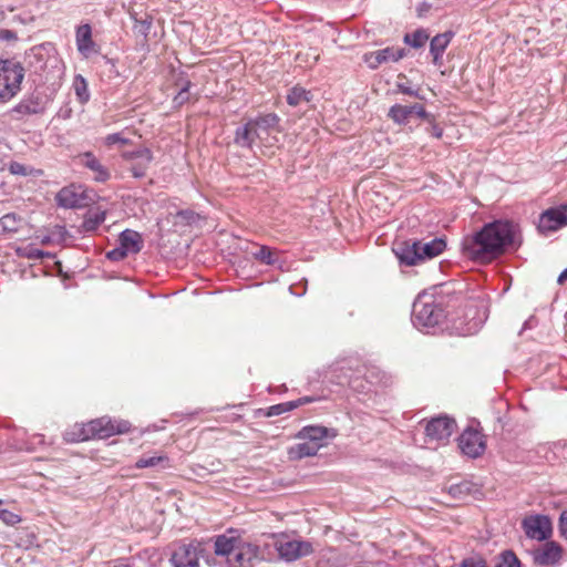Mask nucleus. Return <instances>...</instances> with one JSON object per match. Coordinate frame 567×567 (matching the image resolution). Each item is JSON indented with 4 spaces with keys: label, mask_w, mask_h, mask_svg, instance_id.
Here are the masks:
<instances>
[{
    "label": "nucleus",
    "mask_w": 567,
    "mask_h": 567,
    "mask_svg": "<svg viewBox=\"0 0 567 567\" xmlns=\"http://www.w3.org/2000/svg\"><path fill=\"white\" fill-rule=\"evenodd\" d=\"M514 241V227L509 221L495 220L480 231L465 238L463 246L467 256L480 262H491L502 256Z\"/></svg>",
    "instance_id": "1"
},
{
    "label": "nucleus",
    "mask_w": 567,
    "mask_h": 567,
    "mask_svg": "<svg viewBox=\"0 0 567 567\" xmlns=\"http://www.w3.org/2000/svg\"><path fill=\"white\" fill-rule=\"evenodd\" d=\"M279 117L274 113L250 118L244 125L237 127L234 143L238 147L254 151L259 148L262 153L271 150L279 143Z\"/></svg>",
    "instance_id": "2"
},
{
    "label": "nucleus",
    "mask_w": 567,
    "mask_h": 567,
    "mask_svg": "<svg viewBox=\"0 0 567 567\" xmlns=\"http://www.w3.org/2000/svg\"><path fill=\"white\" fill-rule=\"evenodd\" d=\"M131 429L132 425L128 421L104 415L86 423H75L66 430L65 440L69 442L103 440L113 435L126 434Z\"/></svg>",
    "instance_id": "3"
},
{
    "label": "nucleus",
    "mask_w": 567,
    "mask_h": 567,
    "mask_svg": "<svg viewBox=\"0 0 567 567\" xmlns=\"http://www.w3.org/2000/svg\"><path fill=\"white\" fill-rule=\"evenodd\" d=\"M215 554L226 556L229 567H254L259 560V546L235 535L234 532L217 536Z\"/></svg>",
    "instance_id": "4"
},
{
    "label": "nucleus",
    "mask_w": 567,
    "mask_h": 567,
    "mask_svg": "<svg viewBox=\"0 0 567 567\" xmlns=\"http://www.w3.org/2000/svg\"><path fill=\"white\" fill-rule=\"evenodd\" d=\"M23 78L20 62L0 59V103L8 102L20 91Z\"/></svg>",
    "instance_id": "5"
},
{
    "label": "nucleus",
    "mask_w": 567,
    "mask_h": 567,
    "mask_svg": "<svg viewBox=\"0 0 567 567\" xmlns=\"http://www.w3.org/2000/svg\"><path fill=\"white\" fill-rule=\"evenodd\" d=\"M275 548L281 559L293 561L313 553V546L308 540L291 539L287 534H272Z\"/></svg>",
    "instance_id": "6"
},
{
    "label": "nucleus",
    "mask_w": 567,
    "mask_h": 567,
    "mask_svg": "<svg viewBox=\"0 0 567 567\" xmlns=\"http://www.w3.org/2000/svg\"><path fill=\"white\" fill-rule=\"evenodd\" d=\"M202 553L203 548L199 542L181 543L174 549L171 561L174 567H199Z\"/></svg>",
    "instance_id": "7"
},
{
    "label": "nucleus",
    "mask_w": 567,
    "mask_h": 567,
    "mask_svg": "<svg viewBox=\"0 0 567 567\" xmlns=\"http://www.w3.org/2000/svg\"><path fill=\"white\" fill-rule=\"evenodd\" d=\"M458 447L464 455L476 458L486 450L484 434L475 429H466L458 437Z\"/></svg>",
    "instance_id": "8"
},
{
    "label": "nucleus",
    "mask_w": 567,
    "mask_h": 567,
    "mask_svg": "<svg viewBox=\"0 0 567 567\" xmlns=\"http://www.w3.org/2000/svg\"><path fill=\"white\" fill-rule=\"evenodd\" d=\"M522 528L528 538L539 542L548 539L553 533L551 522L546 515L526 516L522 522Z\"/></svg>",
    "instance_id": "9"
},
{
    "label": "nucleus",
    "mask_w": 567,
    "mask_h": 567,
    "mask_svg": "<svg viewBox=\"0 0 567 567\" xmlns=\"http://www.w3.org/2000/svg\"><path fill=\"white\" fill-rule=\"evenodd\" d=\"M122 157L130 165L128 168L135 178L144 177L153 162V153L147 147L123 152Z\"/></svg>",
    "instance_id": "10"
},
{
    "label": "nucleus",
    "mask_w": 567,
    "mask_h": 567,
    "mask_svg": "<svg viewBox=\"0 0 567 567\" xmlns=\"http://www.w3.org/2000/svg\"><path fill=\"white\" fill-rule=\"evenodd\" d=\"M455 430V420L446 415H442L433 417L426 423L425 434L431 441L444 442L451 437Z\"/></svg>",
    "instance_id": "11"
},
{
    "label": "nucleus",
    "mask_w": 567,
    "mask_h": 567,
    "mask_svg": "<svg viewBox=\"0 0 567 567\" xmlns=\"http://www.w3.org/2000/svg\"><path fill=\"white\" fill-rule=\"evenodd\" d=\"M565 555V549L557 542H547L533 551V561L536 565L554 567L558 565Z\"/></svg>",
    "instance_id": "12"
},
{
    "label": "nucleus",
    "mask_w": 567,
    "mask_h": 567,
    "mask_svg": "<svg viewBox=\"0 0 567 567\" xmlns=\"http://www.w3.org/2000/svg\"><path fill=\"white\" fill-rule=\"evenodd\" d=\"M566 225L567 204L543 212L538 221V230L542 234H548L556 231Z\"/></svg>",
    "instance_id": "13"
},
{
    "label": "nucleus",
    "mask_w": 567,
    "mask_h": 567,
    "mask_svg": "<svg viewBox=\"0 0 567 567\" xmlns=\"http://www.w3.org/2000/svg\"><path fill=\"white\" fill-rule=\"evenodd\" d=\"M442 317V310L433 302L417 301L413 307V321L415 326L434 327Z\"/></svg>",
    "instance_id": "14"
},
{
    "label": "nucleus",
    "mask_w": 567,
    "mask_h": 567,
    "mask_svg": "<svg viewBox=\"0 0 567 567\" xmlns=\"http://www.w3.org/2000/svg\"><path fill=\"white\" fill-rule=\"evenodd\" d=\"M425 107L420 103L411 105L394 104L389 109L388 117L398 125H404L414 115L422 118L425 115Z\"/></svg>",
    "instance_id": "15"
},
{
    "label": "nucleus",
    "mask_w": 567,
    "mask_h": 567,
    "mask_svg": "<svg viewBox=\"0 0 567 567\" xmlns=\"http://www.w3.org/2000/svg\"><path fill=\"white\" fill-rule=\"evenodd\" d=\"M404 56V49L389 47L383 50L365 53L363 60L370 69L374 70L385 62H396Z\"/></svg>",
    "instance_id": "16"
},
{
    "label": "nucleus",
    "mask_w": 567,
    "mask_h": 567,
    "mask_svg": "<svg viewBox=\"0 0 567 567\" xmlns=\"http://www.w3.org/2000/svg\"><path fill=\"white\" fill-rule=\"evenodd\" d=\"M393 252L401 264L405 266H415L422 262L419 250V240H403L396 243Z\"/></svg>",
    "instance_id": "17"
},
{
    "label": "nucleus",
    "mask_w": 567,
    "mask_h": 567,
    "mask_svg": "<svg viewBox=\"0 0 567 567\" xmlns=\"http://www.w3.org/2000/svg\"><path fill=\"white\" fill-rule=\"evenodd\" d=\"M337 435L338 432L334 429H329L321 425H308L299 431L297 437L310 443H317L318 449L320 450L326 444L324 440L334 439Z\"/></svg>",
    "instance_id": "18"
},
{
    "label": "nucleus",
    "mask_w": 567,
    "mask_h": 567,
    "mask_svg": "<svg viewBox=\"0 0 567 567\" xmlns=\"http://www.w3.org/2000/svg\"><path fill=\"white\" fill-rule=\"evenodd\" d=\"M75 42L78 51L85 59L91 58L93 54H97L100 51L99 45L92 39V28L87 23L78 27Z\"/></svg>",
    "instance_id": "19"
},
{
    "label": "nucleus",
    "mask_w": 567,
    "mask_h": 567,
    "mask_svg": "<svg viewBox=\"0 0 567 567\" xmlns=\"http://www.w3.org/2000/svg\"><path fill=\"white\" fill-rule=\"evenodd\" d=\"M128 12L135 22L134 29L146 37L152 27L154 17L147 12L145 2H133L128 8Z\"/></svg>",
    "instance_id": "20"
},
{
    "label": "nucleus",
    "mask_w": 567,
    "mask_h": 567,
    "mask_svg": "<svg viewBox=\"0 0 567 567\" xmlns=\"http://www.w3.org/2000/svg\"><path fill=\"white\" fill-rule=\"evenodd\" d=\"M80 164L93 173V179L104 183L110 179V171L92 153L87 152L79 156Z\"/></svg>",
    "instance_id": "21"
},
{
    "label": "nucleus",
    "mask_w": 567,
    "mask_h": 567,
    "mask_svg": "<svg viewBox=\"0 0 567 567\" xmlns=\"http://www.w3.org/2000/svg\"><path fill=\"white\" fill-rule=\"evenodd\" d=\"M454 33L452 31H446L444 33L436 34L430 43V53L433 58V63L435 65H441L442 55L452 41Z\"/></svg>",
    "instance_id": "22"
},
{
    "label": "nucleus",
    "mask_w": 567,
    "mask_h": 567,
    "mask_svg": "<svg viewBox=\"0 0 567 567\" xmlns=\"http://www.w3.org/2000/svg\"><path fill=\"white\" fill-rule=\"evenodd\" d=\"M56 200L64 208H76L83 205V197L73 185L63 187L58 193Z\"/></svg>",
    "instance_id": "23"
},
{
    "label": "nucleus",
    "mask_w": 567,
    "mask_h": 567,
    "mask_svg": "<svg viewBox=\"0 0 567 567\" xmlns=\"http://www.w3.org/2000/svg\"><path fill=\"white\" fill-rule=\"evenodd\" d=\"M445 248L446 243L442 238H435L429 243L419 241V250L422 257V262L426 259H431L441 255Z\"/></svg>",
    "instance_id": "24"
},
{
    "label": "nucleus",
    "mask_w": 567,
    "mask_h": 567,
    "mask_svg": "<svg viewBox=\"0 0 567 567\" xmlns=\"http://www.w3.org/2000/svg\"><path fill=\"white\" fill-rule=\"evenodd\" d=\"M120 244L127 254H137L143 246L141 235L131 229L122 231L120 235Z\"/></svg>",
    "instance_id": "25"
},
{
    "label": "nucleus",
    "mask_w": 567,
    "mask_h": 567,
    "mask_svg": "<svg viewBox=\"0 0 567 567\" xmlns=\"http://www.w3.org/2000/svg\"><path fill=\"white\" fill-rule=\"evenodd\" d=\"M319 449L317 443H310L308 441H303L301 443L295 444L288 450V455L290 460H301L303 457L313 456L318 453Z\"/></svg>",
    "instance_id": "26"
},
{
    "label": "nucleus",
    "mask_w": 567,
    "mask_h": 567,
    "mask_svg": "<svg viewBox=\"0 0 567 567\" xmlns=\"http://www.w3.org/2000/svg\"><path fill=\"white\" fill-rule=\"evenodd\" d=\"M312 95L311 92L302 87L301 85H295L288 91L287 103L290 106H298L302 103L310 102Z\"/></svg>",
    "instance_id": "27"
},
{
    "label": "nucleus",
    "mask_w": 567,
    "mask_h": 567,
    "mask_svg": "<svg viewBox=\"0 0 567 567\" xmlns=\"http://www.w3.org/2000/svg\"><path fill=\"white\" fill-rule=\"evenodd\" d=\"M20 225L21 219L16 214H6L0 218V235L16 233Z\"/></svg>",
    "instance_id": "28"
},
{
    "label": "nucleus",
    "mask_w": 567,
    "mask_h": 567,
    "mask_svg": "<svg viewBox=\"0 0 567 567\" xmlns=\"http://www.w3.org/2000/svg\"><path fill=\"white\" fill-rule=\"evenodd\" d=\"M429 38V33L424 29H419L412 33H406L403 38V41L414 49H420L424 47Z\"/></svg>",
    "instance_id": "29"
},
{
    "label": "nucleus",
    "mask_w": 567,
    "mask_h": 567,
    "mask_svg": "<svg viewBox=\"0 0 567 567\" xmlns=\"http://www.w3.org/2000/svg\"><path fill=\"white\" fill-rule=\"evenodd\" d=\"M276 254L277 251L268 246H259L252 252V257L261 264L274 265L277 261Z\"/></svg>",
    "instance_id": "30"
},
{
    "label": "nucleus",
    "mask_w": 567,
    "mask_h": 567,
    "mask_svg": "<svg viewBox=\"0 0 567 567\" xmlns=\"http://www.w3.org/2000/svg\"><path fill=\"white\" fill-rule=\"evenodd\" d=\"M159 464H164L165 467H169V460L165 455L159 456H151V457H141L136 461V468H146L157 466Z\"/></svg>",
    "instance_id": "31"
},
{
    "label": "nucleus",
    "mask_w": 567,
    "mask_h": 567,
    "mask_svg": "<svg viewBox=\"0 0 567 567\" xmlns=\"http://www.w3.org/2000/svg\"><path fill=\"white\" fill-rule=\"evenodd\" d=\"M73 87L79 101L82 104L86 103L90 99L86 80L82 75H76L73 81Z\"/></svg>",
    "instance_id": "32"
},
{
    "label": "nucleus",
    "mask_w": 567,
    "mask_h": 567,
    "mask_svg": "<svg viewBox=\"0 0 567 567\" xmlns=\"http://www.w3.org/2000/svg\"><path fill=\"white\" fill-rule=\"evenodd\" d=\"M105 220L104 212H94L90 213L87 217H85L82 228L86 231L94 230L99 225H101Z\"/></svg>",
    "instance_id": "33"
},
{
    "label": "nucleus",
    "mask_w": 567,
    "mask_h": 567,
    "mask_svg": "<svg viewBox=\"0 0 567 567\" xmlns=\"http://www.w3.org/2000/svg\"><path fill=\"white\" fill-rule=\"evenodd\" d=\"M424 121L427 122L429 128L427 132L435 138L440 140L443 137V128L437 124L436 118L433 114L427 113L425 111V115L422 116Z\"/></svg>",
    "instance_id": "34"
},
{
    "label": "nucleus",
    "mask_w": 567,
    "mask_h": 567,
    "mask_svg": "<svg viewBox=\"0 0 567 567\" xmlns=\"http://www.w3.org/2000/svg\"><path fill=\"white\" fill-rule=\"evenodd\" d=\"M496 567H520V561L513 551L507 550L501 555Z\"/></svg>",
    "instance_id": "35"
},
{
    "label": "nucleus",
    "mask_w": 567,
    "mask_h": 567,
    "mask_svg": "<svg viewBox=\"0 0 567 567\" xmlns=\"http://www.w3.org/2000/svg\"><path fill=\"white\" fill-rule=\"evenodd\" d=\"M292 410H293V406H292L291 401L284 402V403H279V404H275V405L269 406L266 415L267 416L280 415V414H284L286 412H290Z\"/></svg>",
    "instance_id": "36"
},
{
    "label": "nucleus",
    "mask_w": 567,
    "mask_h": 567,
    "mask_svg": "<svg viewBox=\"0 0 567 567\" xmlns=\"http://www.w3.org/2000/svg\"><path fill=\"white\" fill-rule=\"evenodd\" d=\"M0 519L9 526H13L21 522V517L18 514H14L8 509L0 511Z\"/></svg>",
    "instance_id": "37"
},
{
    "label": "nucleus",
    "mask_w": 567,
    "mask_h": 567,
    "mask_svg": "<svg viewBox=\"0 0 567 567\" xmlns=\"http://www.w3.org/2000/svg\"><path fill=\"white\" fill-rule=\"evenodd\" d=\"M9 172L13 175L25 176L30 173V171L21 163L12 162L9 165Z\"/></svg>",
    "instance_id": "38"
},
{
    "label": "nucleus",
    "mask_w": 567,
    "mask_h": 567,
    "mask_svg": "<svg viewBox=\"0 0 567 567\" xmlns=\"http://www.w3.org/2000/svg\"><path fill=\"white\" fill-rule=\"evenodd\" d=\"M13 112L19 113L21 115H30L35 114L37 109L29 103H20L13 109Z\"/></svg>",
    "instance_id": "39"
},
{
    "label": "nucleus",
    "mask_w": 567,
    "mask_h": 567,
    "mask_svg": "<svg viewBox=\"0 0 567 567\" xmlns=\"http://www.w3.org/2000/svg\"><path fill=\"white\" fill-rule=\"evenodd\" d=\"M461 567H486V561L481 557H470L463 560Z\"/></svg>",
    "instance_id": "40"
},
{
    "label": "nucleus",
    "mask_w": 567,
    "mask_h": 567,
    "mask_svg": "<svg viewBox=\"0 0 567 567\" xmlns=\"http://www.w3.org/2000/svg\"><path fill=\"white\" fill-rule=\"evenodd\" d=\"M104 142H105V144H106L107 146H112V145H114V144H116V143L126 144V143H127V140H126V138H124V137L122 136V134H121V133H114V134H110V135H107V136L105 137Z\"/></svg>",
    "instance_id": "41"
},
{
    "label": "nucleus",
    "mask_w": 567,
    "mask_h": 567,
    "mask_svg": "<svg viewBox=\"0 0 567 567\" xmlns=\"http://www.w3.org/2000/svg\"><path fill=\"white\" fill-rule=\"evenodd\" d=\"M190 83L187 82L186 85L178 92V94L175 96V102L181 105L188 101L189 94H188V87Z\"/></svg>",
    "instance_id": "42"
},
{
    "label": "nucleus",
    "mask_w": 567,
    "mask_h": 567,
    "mask_svg": "<svg viewBox=\"0 0 567 567\" xmlns=\"http://www.w3.org/2000/svg\"><path fill=\"white\" fill-rule=\"evenodd\" d=\"M107 258L111 260H121L127 256V251L121 246L107 252Z\"/></svg>",
    "instance_id": "43"
},
{
    "label": "nucleus",
    "mask_w": 567,
    "mask_h": 567,
    "mask_svg": "<svg viewBox=\"0 0 567 567\" xmlns=\"http://www.w3.org/2000/svg\"><path fill=\"white\" fill-rule=\"evenodd\" d=\"M559 532L561 536L567 539V509L564 511L559 518Z\"/></svg>",
    "instance_id": "44"
},
{
    "label": "nucleus",
    "mask_w": 567,
    "mask_h": 567,
    "mask_svg": "<svg viewBox=\"0 0 567 567\" xmlns=\"http://www.w3.org/2000/svg\"><path fill=\"white\" fill-rule=\"evenodd\" d=\"M315 401H317V399L313 398V396H302V398H300L298 400L291 401V403H292L293 409H297V408H299L301 405L309 404V403H312Z\"/></svg>",
    "instance_id": "45"
},
{
    "label": "nucleus",
    "mask_w": 567,
    "mask_h": 567,
    "mask_svg": "<svg viewBox=\"0 0 567 567\" xmlns=\"http://www.w3.org/2000/svg\"><path fill=\"white\" fill-rule=\"evenodd\" d=\"M33 441H34V443H33V444H43V442H44L43 435H41V434H35V435H33ZM18 447H19L20 450H27V451H33V450L35 449V446H34V445H32V446H28V445L23 446V445H20V446H18Z\"/></svg>",
    "instance_id": "46"
},
{
    "label": "nucleus",
    "mask_w": 567,
    "mask_h": 567,
    "mask_svg": "<svg viewBox=\"0 0 567 567\" xmlns=\"http://www.w3.org/2000/svg\"><path fill=\"white\" fill-rule=\"evenodd\" d=\"M396 86H398V90L403 94L411 95V96H417V93L404 83L398 82Z\"/></svg>",
    "instance_id": "47"
},
{
    "label": "nucleus",
    "mask_w": 567,
    "mask_h": 567,
    "mask_svg": "<svg viewBox=\"0 0 567 567\" xmlns=\"http://www.w3.org/2000/svg\"><path fill=\"white\" fill-rule=\"evenodd\" d=\"M348 385H349L350 388H352L353 390L359 391V392H361V391H363V390H364L363 382H362V381H360L358 378H355V379H350V380H349V382H348Z\"/></svg>",
    "instance_id": "48"
},
{
    "label": "nucleus",
    "mask_w": 567,
    "mask_h": 567,
    "mask_svg": "<svg viewBox=\"0 0 567 567\" xmlns=\"http://www.w3.org/2000/svg\"><path fill=\"white\" fill-rule=\"evenodd\" d=\"M0 39L6 40V41H11V40H16L17 35L13 31L6 29V30H0Z\"/></svg>",
    "instance_id": "49"
},
{
    "label": "nucleus",
    "mask_w": 567,
    "mask_h": 567,
    "mask_svg": "<svg viewBox=\"0 0 567 567\" xmlns=\"http://www.w3.org/2000/svg\"><path fill=\"white\" fill-rule=\"evenodd\" d=\"M566 281H567V268L558 277V284L563 285Z\"/></svg>",
    "instance_id": "50"
},
{
    "label": "nucleus",
    "mask_w": 567,
    "mask_h": 567,
    "mask_svg": "<svg viewBox=\"0 0 567 567\" xmlns=\"http://www.w3.org/2000/svg\"><path fill=\"white\" fill-rule=\"evenodd\" d=\"M426 10H427L426 4H425V3H423V4L419 8V10H417L419 16H420V17H422V16H423V13H424Z\"/></svg>",
    "instance_id": "51"
},
{
    "label": "nucleus",
    "mask_w": 567,
    "mask_h": 567,
    "mask_svg": "<svg viewBox=\"0 0 567 567\" xmlns=\"http://www.w3.org/2000/svg\"><path fill=\"white\" fill-rule=\"evenodd\" d=\"M42 255H43V252H42L41 250H38V249H37V250H34V251L30 255V257H42Z\"/></svg>",
    "instance_id": "52"
},
{
    "label": "nucleus",
    "mask_w": 567,
    "mask_h": 567,
    "mask_svg": "<svg viewBox=\"0 0 567 567\" xmlns=\"http://www.w3.org/2000/svg\"><path fill=\"white\" fill-rule=\"evenodd\" d=\"M109 567H130V566L125 565V564H114V565L109 564Z\"/></svg>",
    "instance_id": "53"
},
{
    "label": "nucleus",
    "mask_w": 567,
    "mask_h": 567,
    "mask_svg": "<svg viewBox=\"0 0 567 567\" xmlns=\"http://www.w3.org/2000/svg\"><path fill=\"white\" fill-rule=\"evenodd\" d=\"M0 504H2V499H0Z\"/></svg>",
    "instance_id": "54"
},
{
    "label": "nucleus",
    "mask_w": 567,
    "mask_h": 567,
    "mask_svg": "<svg viewBox=\"0 0 567 567\" xmlns=\"http://www.w3.org/2000/svg\"><path fill=\"white\" fill-rule=\"evenodd\" d=\"M106 567H109V565Z\"/></svg>",
    "instance_id": "55"
}]
</instances>
